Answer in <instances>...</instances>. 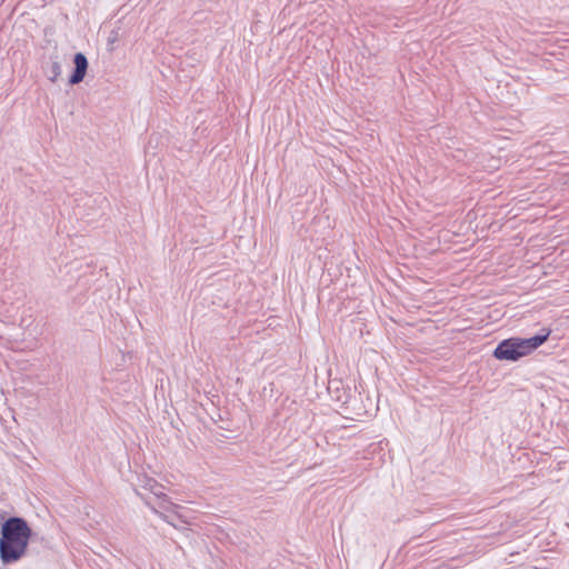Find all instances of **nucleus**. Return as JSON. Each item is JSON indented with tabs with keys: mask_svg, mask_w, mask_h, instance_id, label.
Wrapping results in <instances>:
<instances>
[{
	"mask_svg": "<svg viewBox=\"0 0 569 569\" xmlns=\"http://www.w3.org/2000/svg\"><path fill=\"white\" fill-rule=\"evenodd\" d=\"M31 530L21 518L3 522L0 538V558L4 565L20 560L27 552Z\"/></svg>",
	"mask_w": 569,
	"mask_h": 569,
	"instance_id": "f257e3e1",
	"label": "nucleus"
},
{
	"mask_svg": "<svg viewBox=\"0 0 569 569\" xmlns=\"http://www.w3.org/2000/svg\"><path fill=\"white\" fill-rule=\"evenodd\" d=\"M158 489V485H153L150 487V490L158 497H160V492L157 490Z\"/></svg>",
	"mask_w": 569,
	"mask_h": 569,
	"instance_id": "39448f33",
	"label": "nucleus"
},
{
	"mask_svg": "<svg viewBox=\"0 0 569 569\" xmlns=\"http://www.w3.org/2000/svg\"><path fill=\"white\" fill-rule=\"evenodd\" d=\"M159 516L168 523L172 525L171 521H169L168 517L163 513H159Z\"/></svg>",
	"mask_w": 569,
	"mask_h": 569,
	"instance_id": "423d86ee",
	"label": "nucleus"
},
{
	"mask_svg": "<svg viewBox=\"0 0 569 569\" xmlns=\"http://www.w3.org/2000/svg\"><path fill=\"white\" fill-rule=\"evenodd\" d=\"M118 40V32L117 31H112L108 38V46H110V48L112 49V46L114 44V42Z\"/></svg>",
	"mask_w": 569,
	"mask_h": 569,
	"instance_id": "20e7f679",
	"label": "nucleus"
},
{
	"mask_svg": "<svg viewBox=\"0 0 569 569\" xmlns=\"http://www.w3.org/2000/svg\"><path fill=\"white\" fill-rule=\"evenodd\" d=\"M549 335L550 330H543L541 335L531 338L506 339L495 349L493 356L499 360L517 361L540 347L548 339Z\"/></svg>",
	"mask_w": 569,
	"mask_h": 569,
	"instance_id": "f03ea898",
	"label": "nucleus"
},
{
	"mask_svg": "<svg viewBox=\"0 0 569 569\" xmlns=\"http://www.w3.org/2000/svg\"><path fill=\"white\" fill-rule=\"evenodd\" d=\"M73 64H74V69H73L72 74L69 78V83L78 84L86 77L87 69H88V60L83 53L78 52L73 57Z\"/></svg>",
	"mask_w": 569,
	"mask_h": 569,
	"instance_id": "7ed1b4c3",
	"label": "nucleus"
}]
</instances>
